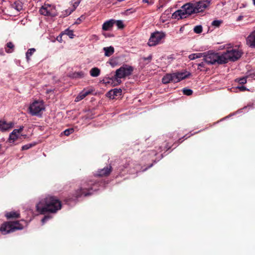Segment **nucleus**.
Here are the masks:
<instances>
[{
  "label": "nucleus",
  "mask_w": 255,
  "mask_h": 255,
  "mask_svg": "<svg viewBox=\"0 0 255 255\" xmlns=\"http://www.w3.org/2000/svg\"><path fill=\"white\" fill-rule=\"evenodd\" d=\"M62 34H65L68 35L70 38H73L74 36L73 31L69 29H66L63 33Z\"/></svg>",
  "instance_id": "obj_27"
},
{
  "label": "nucleus",
  "mask_w": 255,
  "mask_h": 255,
  "mask_svg": "<svg viewBox=\"0 0 255 255\" xmlns=\"http://www.w3.org/2000/svg\"><path fill=\"white\" fill-rule=\"evenodd\" d=\"M103 50L105 52V56L109 57L114 53V48L112 46L104 47Z\"/></svg>",
  "instance_id": "obj_19"
},
{
  "label": "nucleus",
  "mask_w": 255,
  "mask_h": 255,
  "mask_svg": "<svg viewBox=\"0 0 255 255\" xmlns=\"http://www.w3.org/2000/svg\"><path fill=\"white\" fill-rule=\"evenodd\" d=\"M81 0H73V1H72L73 6V8H74V10L79 5V3L81 2Z\"/></svg>",
  "instance_id": "obj_33"
},
{
  "label": "nucleus",
  "mask_w": 255,
  "mask_h": 255,
  "mask_svg": "<svg viewBox=\"0 0 255 255\" xmlns=\"http://www.w3.org/2000/svg\"><path fill=\"white\" fill-rule=\"evenodd\" d=\"M115 23L119 28H123L124 27V24L122 20H115Z\"/></svg>",
  "instance_id": "obj_30"
},
{
  "label": "nucleus",
  "mask_w": 255,
  "mask_h": 255,
  "mask_svg": "<svg viewBox=\"0 0 255 255\" xmlns=\"http://www.w3.org/2000/svg\"><path fill=\"white\" fill-rule=\"evenodd\" d=\"M204 60L208 64H224L222 61V55L218 53L209 51L207 53H203Z\"/></svg>",
  "instance_id": "obj_9"
},
{
  "label": "nucleus",
  "mask_w": 255,
  "mask_h": 255,
  "mask_svg": "<svg viewBox=\"0 0 255 255\" xmlns=\"http://www.w3.org/2000/svg\"><path fill=\"white\" fill-rule=\"evenodd\" d=\"M51 218L50 216H45L43 219L41 220V222L42 224H44L45 222H46L48 220H49Z\"/></svg>",
  "instance_id": "obj_38"
},
{
  "label": "nucleus",
  "mask_w": 255,
  "mask_h": 255,
  "mask_svg": "<svg viewBox=\"0 0 255 255\" xmlns=\"http://www.w3.org/2000/svg\"><path fill=\"white\" fill-rule=\"evenodd\" d=\"M122 90L120 89H115L109 92V94L113 96V98H114V96H118L121 94Z\"/></svg>",
  "instance_id": "obj_23"
},
{
  "label": "nucleus",
  "mask_w": 255,
  "mask_h": 255,
  "mask_svg": "<svg viewBox=\"0 0 255 255\" xmlns=\"http://www.w3.org/2000/svg\"><path fill=\"white\" fill-rule=\"evenodd\" d=\"M40 13L44 15L54 16L56 15V10L53 5L45 3L39 10Z\"/></svg>",
  "instance_id": "obj_11"
},
{
  "label": "nucleus",
  "mask_w": 255,
  "mask_h": 255,
  "mask_svg": "<svg viewBox=\"0 0 255 255\" xmlns=\"http://www.w3.org/2000/svg\"><path fill=\"white\" fill-rule=\"evenodd\" d=\"M194 31L196 33H200L202 31V27L201 25L196 26L194 28Z\"/></svg>",
  "instance_id": "obj_31"
},
{
  "label": "nucleus",
  "mask_w": 255,
  "mask_h": 255,
  "mask_svg": "<svg viewBox=\"0 0 255 255\" xmlns=\"http://www.w3.org/2000/svg\"><path fill=\"white\" fill-rule=\"evenodd\" d=\"M198 69H199L201 71H204V68L205 67V62H202L199 64H198Z\"/></svg>",
  "instance_id": "obj_36"
},
{
  "label": "nucleus",
  "mask_w": 255,
  "mask_h": 255,
  "mask_svg": "<svg viewBox=\"0 0 255 255\" xmlns=\"http://www.w3.org/2000/svg\"><path fill=\"white\" fill-rule=\"evenodd\" d=\"M243 52L239 47H229L226 52L221 54L222 61L227 63L229 61H235L238 60L243 55Z\"/></svg>",
  "instance_id": "obj_3"
},
{
  "label": "nucleus",
  "mask_w": 255,
  "mask_h": 255,
  "mask_svg": "<svg viewBox=\"0 0 255 255\" xmlns=\"http://www.w3.org/2000/svg\"><path fill=\"white\" fill-rule=\"evenodd\" d=\"M193 2L196 13L204 11L210 6L211 3V1L209 0H202L200 1L193 0Z\"/></svg>",
  "instance_id": "obj_12"
},
{
  "label": "nucleus",
  "mask_w": 255,
  "mask_h": 255,
  "mask_svg": "<svg viewBox=\"0 0 255 255\" xmlns=\"http://www.w3.org/2000/svg\"><path fill=\"white\" fill-rule=\"evenodd\" d=\"M193 1L184 4L180 9L175 11L172 14V17L175 19L185 18L187 15L196 13Z\"/></svg>",
  "instance_id": "obj_4"
},
{
  "label": "nucleus",
  "mask_w": 255,
  "mask_h": 255,
  "mask_svg": "<svg viewBox=\"0 0 255 255\" xmlns=\"http://www.w3.org/2000/svg\"><path fill=\"white\" fill-rule=\"evenodd\" d=\"M12 7L17 11H19L22 9V6L20 3L15 2L12 4Z\"/></svg>",
  "instance_id": "obj_29"
},
{
  "label": "nucleus",
  "mask_w": 255,
  "mask_h": 255,
  "mask_svg": "<svg viewBox=\"0 0 255 255\" xmlns=\"http://www.w3.org/2000/svg\"><path fill=\"white\" fill-rule=\"evenodd\" d=\"M203 53H193L188 56V58L190 60H193L197 58L203 57Z\"/></svg>",
  "instance_id": "obj_21"
},
{
  "label": "nucleus",
  "mask_w": 255,
  "mask_h": 255,
  "mask_svg": "<svg viewBox=\"0 0 255 255\" xmlns=\"http://www.w3.org/2000/svg\"><path fill=\"white\" fill-rule=\"evenodd\" d=\"M99 182H94L90 181L88 183L85 182L82 184L81 187L75 193V197L76 198L81 197L82 196H87L93 193L94 191L99 190Z\"/></svg>",
  "instance_id": "obj_2"
},
{
  "label": "nucleus",
  "mask_w": 255,
  "mask_h": 255,
  "mask_svg": "<svg viewBox=\"0 0 255 255\" xmlns=\"http://www.w3.org/2000/svg\"><path fill=\"white\" fill-rule=\"evenodd\" d=\"M61 207L60 201L57 197L50 195L41 198L36 206L37 211L41 214L56 213L61 209Z\"/></svg>",
  "instance_id": "obj_1"
},
{
  "label": "nucleus",
  "mask_w": 255,
  "mask_h": 255,
  "mask_svg": "<svg viewBox=\"0 0 255 255\" xmlns=\"http://www.w3.org/2000/svg\"><path fill=\"white\" fill-rule=\"evenodd\" d=\"M153 163L150 164L147 167L142 169V171H144L146 170L148 168L152 167L153 166Z\"/></svg>",
  "instance_id": "obj_42"
},
{
  "label": "nucleus",
  "mask_w": 255,
  "mask_h": 255,
  "mask_svg": "<svg viewBox=\"0 0 255 255\" xmlns=\"http://www.w3.org/2000/svg\"><path fill=\"white\" fill-rule=\"evenodd\" d=\"M183 92L184 94L187 95V96L192 95V94L193 93L191 89H183Z\"/></svg>",
  "instance_id": "obj_34"
},
{
  "label": "nucleus",
  "mask_w": 255,
  "mask_h": 255,
  "mask_svg": "<svg viewBox=\"0 0 255 255\" xmlns=\"http://www.w3.org/2000/svg\"><path fill=\"white\" fill-rule=\"evenodd\" d=\"M112 169L111 165H108L103 168L99 169L95 175L100 177L108 176L111 173Z\"/></svg>",
  "instance_id": "obj_14"
},
{
  "label": "nucleus",
  "mask_w": 255,
  "mask_h": 255,
  "mask_svg": "<svg viewBox=\"0 0 255 255\" xmlns=\"http://www.w3.org/2000/svg\"><path fill=\"white\" fill-rule=\"evenodd\" d=\"M189 75L187 72H177L166 74L162 79L163 84H166L170 82L177 83L185 79Z\"/></svg>",
  "instance_id": "obj_6"
},
{
  "label": "nucleus",
  "mask_w": 255,
  "mask_h": 255,
  "mask_svg": "<svg viewBox=\"0 0 255 255\" xmlns=\"http://www.w3.org/2000/svg\"><path fill=\"white\" fill-rule=\"evenodd\" d=\"M36 145V142H33L30 143H27L23 146H22L21 149L22 150H27L31 147L35 146Z\"/></svg>",
  "instance_id": "obj_28"
},
{
  "label": "nucleus",
  "mask_w": 255,
  "mask_h": 255,
  "mask_svg": "<svg viewBox=\"0 0 255 255\" xmlns=\"http://www.w3.org/2000/svg\"><path fill=\"white\" fill-rule=\"evenodd\" d=\"M101 70L97 67H94L90 71V74L92 77H97L100 74Z\"/></svg>",
  "instance_id": "obj_20"
},
{
  "label": "nucleus",
  "mask_w": 255,
  "mask_h": 255,
  "mask_svg": "<svg viewBox=\"0 0 255 255\" xmlns=\"http://www.w3.org/2000/svg\"><path fill=\"white\" fill-rule=\"evenodd\" d=\"M6 47H7V48H8V49H6V48L5 49V51L7 53H11L13 51L14 45L12 42H8L6 44Z\"/></svg>",
  "instance_id": "obj_26"
},
{
  "label": "nucleus",
  "mask_w": 255,
  "mask_h": 255,
  "mask_svg": "<svg viewBox=\"0 0 255 255\" xmlns=\"http://www.w3.org/2000/svg\"><path fill=\"white\" fill-rule=\"evenodd\" d=\"M133 71V68L132 66L128 65H124L116 71L115 75L110 80L116 82V84H114V86L120 84L121 83V79L130 75Z\"/></svg>",
  "instance_id": "obj_5"
},
{
  "label": "nucleus",
  "mask_w": 255,
  "mask_h": 255,
  "mask_svg": "<svg viewBox=\"0 0 255 255\" xmlns=\"http://www.w3.org/2000/svg\"><path fill=\"white\" fill-rule=\"evenodd\" d=\"M222 20H215L212 21V25L215 26V27H219L220 25V24L222 23Z\"/></svg>",
  "instance_id": "obj_32"
},
{
  "label": "nucleus",
  "mask_w": 255,
  "mask_h": 255,
  "mask_svg": "<svg viewBox=\"0 0 255 255\" xmlns=\"http://www.w3.org/2000/svg\"><path fill=\"white\" fill-rule=\"evenodd\" d=\"M12 124L11 123H7L5 121H0V129L1 131H6L12 128Z\"/></svg>",
  "instance_id": "obj_17"
},
{
  "label": "nucleus",
  "mask_w": 255,
  "mask_h": 255,
  "mask_svg": "<svg viewBox=\"0 0 255 255\" xmlns=\"http://www.w3.org/2000/svg\"><path fill=\"white\" fill-rule=\"evenodd\" d=\"M74 10V8H69L68 9H66L62 12L61 16L62 17H66L70 15L73 11Z\"/></svg>",
  "instance_id": "obj_25"
},
{
  "label": "nucleus",
  "mask_w": 255,
  "mask_h": 255,
  "mask_svg": "<svg viewBox=\"0 0 255 255\" xmlns=\"http://www.w3.org/2000/svg\"><path fill=\"white\" fill-rule=\"evenodd\" d=\"M28 109L32 116H40L45 110V106L42 101H35L30 105Z\"/></svg>",
  "instance_id": "obj_10"
},
{
  "label": "nucleus",
  "mask_w": 255,
  "mask_h": 255,
  "mask_svg": "<svg viewBox=\"0 0 255 255\" xmlns=\"http://www.w3.org/2000/svg\"><path fill=\"white\" fill-rule=\"evenodd\" d=\"M247 44L251 48H255V30L248 36Z\"/></svg>",
  "instance_id": "obj_16"
},
{
  "label": "nucleus",
  "mask_w": 255,
  "mask_h": 255,
  "mask_svg": "<svg viewBox=\"0 0 255 255\" xmlns=\"http://www.w3.org/2000/svg\"><path fill=\"white\" fill-rule=\"evenodd\" d=\"M142 1L144 3H148V0H142Z\"/></svg>",
  "instance_id": "obj_44"
},
{
  "label": "nucleus",
  "mask_w": 255,
  "mask_h": 255,
  "mask_svg": "<svg viewBox=\"0 0 255 255\" xmlns=\"http://www.w3.org/2000/svg\"><path fill=\"white\" fill-rule=\"evenodd\" d=\"M85 19V16L84 15L81 16L79 18H78L76 21H75V23L76 24H80L83 20Z\"/></svg>",
  "instance_id": "obj_37"
},
{
  "label": "nucleus",
  "mask_w": 255,
  "mask_h": 255,
  "mask_svg": "<svg viewBox=\"0 0 255 255\" xmlns=\"http://www.w3.org/2000/svg\"><path fill=\"white\" fill-rule=\"evenodd\" d=\"M19 216V213L18 212L15 211H11L9 212H7L5 214V216L7 218H18Z\"/></svg>",
  "instance_id": "obj_22"
},
{
  "label": "nucleus",
  "mask_w": 255,
  "mask_h": 255,
  "mask_svg": "<svg viewBox=\"0 0 255 255\" xmlns=\"http://www.w3.org/2000/svg\"><path fill=\"white\" fill-rule=\"evenodd\" d=\"M253 1H254V3L255 4V0H253Z\"/></svg>",
  "instance_id": "obj_45"
},
{
  "label": "nucleus",
  "mask_w": 255,
  "mask_h": 255,
  "mask_svg": "<svg viewBox=\"0 0 255 255\" xmlns=\"http://www.w3.org/2000/svg\"><path fill=\"white\" fill-rule=\"evenodd\" d=\"M115 24V20L111 19L104 22L102 25V29L104 30H110Z\"/></svg>",
  "instance_id": "obj_18"
},
{
  "label": "nucleus",
  "mask_w": 255,
  "mask_h": 255,
  "mask_svg": "<svg viewBox=\"0 0 255 255\" xmlns=\"http://www.w3.org/2000/svg\"><path fill=\"white\" fill-rule=\"evenodd\" d=\"M35 52V48H30L27 50V52L26 53V58L27 61H29L30 60V57Z\"/></svg>",
  "instance_id": "obj_24"
},
{
  "label": "nucleus",
  "mask_w": 255,
  "mask_h": 255,
  "mask_svg": "<svg viewBox=\"0 0 255 255\" xmlns=\"http://www.w3.org/2000/svg\"><path fill=\"white\" fill-rule=\"evenodd\" d=\"M23 228V225L20 224L19 222H8L1 225L0 231L2 234L5 235L17 230H21Z\"/></svg>",
  "instance_id": "obj_7"
},
{
  "label": "nucleus",
  "mask_w": 255,
  "mask_h": 255,
  "mask_svg": "<svg viewBox=\"0 0 255 255\" xmlns=\"http://www.w3.org/2000/svg\"><path fill=\"white\" fill-rule=\"evenodd\" d=\"M151 58H152V56L151 55H149L147 58H144V60H150L151 59Z\"/></svg>",
  "instance_id": "obj_43"
},
{
  "label": "nucleus",
  "mask_w": 255,
  "mask_h": 255,
  "mask_svg": "<svg viewBox=\"0 0 255 255\" xmlns=\"http://www.w3.org/2000/svg\"><path fill=\"white\" fill-rule=\"evenodd\" d=\"M166 36L163 31H156L151 33L147 44L149 46H155L162 43Z\"/></svg>",
  "instance_id": "obj_8"
},
{
  "label": "nucleus",
  "mask_w": 255,
  "mask_h": 255,
  "mask_svg": "<svg viewBox=\"0 0 255 255\" xmlns=\"http://www.w3.org/2000/svg\"><path fill=\"white\" fill-rule=\"evenodd\" d=\"M238 82L241 84H245L247 82L246 78L243 77L238 79Z\"/></svg>",
  "instance_id": "obj_39"
},
{
  "label": "nucleus",
  "mask_w": 255,
  "mask_h": 255,
  "mask_svg": "<svg viewBox=\"0 0 255 255\" xmlns=\"http://www.w3.org/2000/svg\"><path fill=\"white\" fill-rule=\"evenodd\" d=\"M238 88L240 90V91H246L247 90V88L246 87H245V86H240V87H238Z\"/></svg>",
  "instance_id": "obj_41"
},
{
  "label": "nucleus",
  "mask_w": 255,
  "mask_h": 255,
  "mask_svg": "<svg viewBox=\"0 0 255 255\" xmlns=\"http://www.w3.org/2000/svg\"><path fill=\"white\" fill-rule=\"evenodd\" d=\"M84 76V73L83 72H78L75 74V77L78 78H82Z\"/></svg>",
  "instance_id": "obj_40"
},
{
  "label": "nucleus",
  "mask_w": 255,
  "mask_h": 255,
  "mask_svg": "<svg viewBox=\"0 0 255 255\" xmlns=\"http://www.w3.org/2000/svg\"><path fill=\"white\" fill-rule=\"evenodd\" d=\"M24 127L20 126L18 129H14L9 134L8 141L10 143L14 142L17 139L20 138L21 132Z\"/></svg>",
  "instance_id": "obj_13"
},
{
  "label": "nucleus",
  "mask_w": 255,
  "mask_h": 255,
  "mask_svg": "<svg viewBox=\"0 0 255 255\" xmlns=\"http://www.w3.org/2000/svg\"><path fill=\"white\" fill-rule=\"evenodd\" d=\"M93 89L92 88L89 89H84L82 91H81L79 95L75 98V101L76 102H78L83 99L87 96L93 92Z\"/></svg>",
  "instance_id": "obj_15"
},
{
  "label": "nucleus",
  "mask_w": 255,
  "mask_h": 255,
  "mask_svg": "<svg viewBox=\"0 0 255 255\" xmlns=\"http://www.w3.org/2000/svg\"><path fill=\"white\" fill-rule=\"evenodd\" d=\"M73 131L74 130L73 128L67 129L64 131V134L65 135L68 136L70 135L71 133H72Z\"/></svg>",
  "instance_id": "obj_35"
}]
</instances>
